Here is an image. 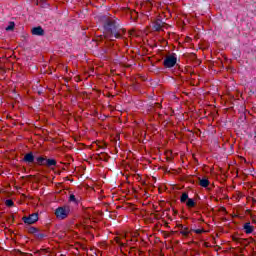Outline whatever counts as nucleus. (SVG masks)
<instances>
[{"instance_id": "obj_3", "label": "nucleus", "mask_w": 256, "mask_h": 256, "mask_svg": "<svg viewBox=\"0 0 256 256\" xmlns=\"http://www.w3.org/2000/svg\"><path fill=\"white\" fill-rule=\"evenodd\" d=\"M22 220L27 225H33V223H37V221H39V214L33 213V214H30L29 216H24Z\"/></svg>"}, {"instance_id": "obj_8", "label": "nucleus", "mask_w": 256, "mask_h": 256, "mask_svg": "<svg viewBox=\"0 0 256 256\" xmlns=\"http://www.w3.org/2000/svg\"><path fill=\"white\" fill-rule=\"evenodd\" d=\"M163 25L165 24L163 23L162 20H156L153 25L154 31H161L163 29Z\"/></svg>"}, {"instance_id": "obj_16", "label": "nucleus", "mask_w": 256, "mask_h": 256, "mask_svg": "<svg viewBox=\"0 0 256 256\" xmlns=\"http://www.w3.org/2000/svg\"><path fill=\"white\" fill-rule=\"evenodd\" d=\"M15 29V23L10 22V24L6 27V31H13Z\"/></svg>"}, {"instance_id": "obj_14", "label": "nucleus", "mask_w": 256, "mask_h": 256, "mask_svg": "<svg viewBox=\"0 0 256 256\" xmlns=\"http://www.w3.org/2000/svg\"><path fill=\"white\" fill-rule=\"evenodd\" d=\"M69 201H70V203H75V205H77V203H79V199H76L75 194H71L69 196Z\"/></svg>"}, {"instance_id": "obj_22", "label": "nucleus", "mask_w": 256, "mask_h": 256, "mask_svg": "<svg viewBox=\"0 0 256 256\" xmlns=\"http://www.w3.org/2000/svg\"><path fill=\"white\" fill-rule=\"evenodd\" d=\"M226 69H228V70H229V66H226Z\"/></svg>"}, {"instance_id": "obj_9", "label": "nucleus", "mask_w": 256, "mask_h": 256, "mask_svg": "<svg viewBox=\"0 0 256 256\" xmlns=\"http://www.w3.org/2000/svg\"><path fill=\"white\" fill-rule=\"evenodd\" d=\"M43 33H45V31L43 30V28H41V26L34 27V28L32 29V35L41 36V35H43Z\"/></svg>"}, {"instance_id": "obj_15", "label": "nucleus", "mask_w": 256, "mask_h": 256, "mask_svg": "<svg viewBox=\"0 0 256 256\" xmlns=\"http://www.w3.org/2000/svg\"><path fill=\"white\" fill-rule=\"evenodd\" d=\"M46 161H47V158H43L41 156L37 158L38 165H45Z\"/></svg>"}, {"instance_id": "obj_6", "label": "nucleus", "mask_w": 256, "mask_h": 256, "mask_svg": "<svg viewBox=\"0 0 256 256\" xmlns=\"http://www.w3.org/2000/svg\"><path fill=\"white\" fill-rule=\"evenodd\" d=\"M23 161L25 163H35V156L33 155V152L25 154Z\"/></svg>"}, {"instance_id": "obj_5", "label": "nucleus", "mask_w": 256, "mask_h": 256, "mask_svg": "<svg viewBox=\"0 0 256 256\" xmlns=\"http://www.w3.org/2000/svg\"><path fill=\"white\" fill-rule=\"evenodd\" d=\"M243 229H244V232L246 233V235H251V233H253V231H255V226L251 225V222H246L243 225Z\"/></svg>"}, {"instance_id": "obj_19", "label": "nucleus", "mask_w": 256, "mask_h": 256, "mask_svg": "<svg viewBox=\"0 0 256 256\" xmlns=\"http://www.w3.org/2000/svg\"><path fill=\"white\" fill-rule=\"evenodd\" d=\"M38 231L39 230H37V228L32 227V228H30L29 233H32L33 235H36Z\"/></svg>"}, {"instance_id": "obj_4", "label": "nucleus", "mask_w": 256, "mask_h": 256, "mask_svg": "<svg viewBox=\"0 0 256 256\" xmlns=\"http://www.w3.org/2000/svg\"><path fill=\"white\" fill-rule=\"evenodd\" d=\"M164 65H177V54L172 53L166 56Z\"/></svg>"}, {"instance_id": "obj_18", "label": "nucleus", "mask_w": 256, "mask_h": 256, "mask_svg": "<svg viewBox=\"0 0 256 256\" xmlns=\"http://www.w3.org/2000/svg\"><path fill=\"white\" fill-rule=\"evenodd\" d=\"M5 204L6 207H13V205H15V203L11 199L6 200Z\"/></svg>"}, {"instance_id": "obj_12", "label": "nucleus", "mask_w": 256, "mask_h": 256, "mask_svg": "<svg viewBox=\"0 0 256 256\" xmlns=\"http://www.w3.org/2000/svg\"><path fill=\"white\" fill-rule=\"evenodd\" d=\"M57 165V161L55 159H46V167H55Z\"/></svg>"}, {"instance_id": "obj_7", "label": "nucleus", "mask_w": 256, "mask_h": 256, "mask_svg": "<svg viewBox=\"0 0 256 256\" xmlns=\"http://www.w3.org/2000/svg\"><path fill=\"white\" fill-rule=\"evenodd\" d=\"M179 229H180V235H183V237H189V228L183 226V224H179L178 225Z\"/></svg>"}, {"instance_id": "obj_20", "label": "nucleus", "mask_w": 256, "mask_h": 256, "mask_svg": "<svg viewBox=\"0 0 256 256\" xmlns=\"http://www.w3.org/2000/svg\"><path fill=\"white\" fill-rule=\"evenodd\" d=\"M204 231L205 230H203V229H196V230H194V232H196L197 235H201V233H204Z\"/></svg>"}, {"instance_id": "obj_2", "label": "nucleus", "mask_w": 256, "mask_h": 256, "mask_svg": "<svg viewBox=\"0 0 256 256\" xmlns=\"http://www.w3.org/2000/svg\"><path fill=\"white\" fill-rule=\"evenodd\" d=\"M71 209L69 208V206H63V207H58L55 210V215L57 217V219H67V217H69V213H70Z\"/></svg>"}, {"instance_id": "obj_11", "label": "nucleus", "mask_w": 256, "mask_h": 256, "mask_svg": "<svg viewBox=\"0 0 256 256\" xmlns=\"http://www.w3.org/2000/svg\"><path fill=\"white\" fill-rule=\"evenodd\" d=\"M199 185L201 186V187H204V188H206V187H209V180L207 179V178H199Z\"/></svg>"}, {"instance_id": "obj_17", "label": "nucleus", "mask_w": 256, "mask_h": 256, "mask_svg": "<svg viewBox=\"0 0 256 256\" xmlns=\"http://www.w3.org/2000/svg\"><path fill=\"white\" fill-rule=\"evenodd\" d=\"M34 236L36 237V239H43L45 237V234L39 232L38 230Z\"/></svg>"}, {"instance_id": "obj_1", "label": "nucleus", "mask_w": 256, "mask_h": 256, "mask_svg": "<svg viewBox=\"0 0 256 256\" xmlns=\"http://www.w3.org/2000/svg\"><path fill=\"white\" fill-rule=\"evenodd\" d=\"M104 31L108 39H121L125 30L119 28V24L113 18L103 17Z\"/></svg>"}, {"instance_id": "obj_13", "label": "nucleus", "mask_w": 256, "mask_h": 256, "mask_svg": "<svg viewBox=\"0 0 256 256\" xmlns=\"http://www.w3.org/2000/svg\"><path fill=\"white\" fill-rule=\"evenodd\" d=\"M189 194L187 192L182 193L181 197H180V201L182 203H187L189 201Z\"/></svg>"}, {"instance_id": "obj_23", "label": "nucleus", "mask_w": 256, "mask_h": 256, "mask_svg": "<svg viewBox=\"0 0 256 256\" xmlns=\"http://www.w3.org/2000/svg\"><path fill=\"white\" fill-rule=\"evenodd\" d=\"M254 203H256V201L254 200Z\"/></svg>"}, {"instance_id": "obj_21", "label": "nucleus", "mask_w": 256, "mask_h": 256, "mask_svg": "<svg viewBox=\"0 0 256 256\" xmlns=\"http://www.w3.org/2000/svg\"><path fill=\"white\" fill-rule=\"evenodd\" d=\"M167 67H168L169 69H171V67H173V65H168Z\"/></svg>"}, {"instance_id": "obj_10", "label": "nucleus", "mask_w": 256, "mask_h": 256, "mask_svg": "<svg viewBox=\"0 0 256 256\" xmlns=\"http://www.w3.org/2000/svg\"><path fill=\"white\" fill-rule=\"evenodd\" d=\"M197 203L195 202V200H193V198L188 199V201L186 202V207H188V209H193V207H196Z\"/></svg>"}]
</instances>
